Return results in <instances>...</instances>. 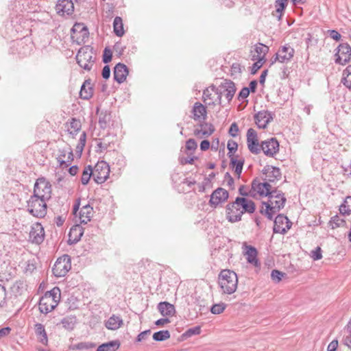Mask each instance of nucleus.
<instances>
[{
    "instance_id": "obj_1",
    "label": "nucleus",
    "mask_w": 351,
    "mask_h": 351,
    "mask_svg": "<svg viewBox=\"0 0 351 351\" xmlns=\"http://www.w3.org/2000/svg\"><path fill=\"white\" fill-rule=\"evenodd\" d=\"M269 196L267 197V202H262V204L265 206V209H261L260 212L261 214L265 215L269 220H273L274 215L285 207L287 198L285 196V193L278 190L277 188H274L271 191Z\"/></svg>"
},
{
    "instance_id": "obj_2",
    "label": "nucleus",
    "mask_w": 351,
    "mask_h": 351,
    "mask_svg": "<svg viewBox=\"0 0 351 351\" xmlns=\"http://www.w3.org/2000/svg\"><path fill=\"white\" fill-rule=\"evenodd\" d=\"M218 283L223 293L230 295L237 290V275L232 270L223 269L219 274Z\"/></svg>"
},
{
    "instance_id": "obj_3",
    "label": "nucleus",
    "mask_w": 351,
    "mask_h": 351,
    "mask_svg": "<svg viewBox=\"0 0 351 351\" xmlns=\"http://www.w3.org/2000/svg\"><path fill=\"white\" fill-rule=\"evenodd\" d=\"M78 65L86 71H90L96 60V54L93 48L86 45L80 48L75 56Z\"/></svg>"
},
{
    "instance_id": "obj_4",
    "label": "nucleus",
    "mask_w": 351,
    "mask_h": 351,
    "mask_svg": "<svg viewBox=\"0 0 351 351\" xmlns=\"http://www.w3.org/2000/svg\"><path fill=\"white\" fill-rule=\"evenodd\" d=\"M36 195H31L29 200L27 201V210L34 217L44 218L47 212V201Z\"/></svg>"
},
{
    "instance_id": "obj_5",
    "label": "nucleus",
    "mask_w": 351,
    "mask_h": 351,
    "mask_svg": "<svg viewBox=\"0 0 351 351\" xmlns=\"http://www.w3.org/2000/svg\"><path fill=\"white\" fill-rule=\"evenodd\" d=\"M71 268V256L64 254L59 257L52 267V272L56 277H64Z\"/></svg>"
},
{
    "instance_id": "obj_6",
    "label": "nucleus",
    "mask_w": 351,
    "mask_h": 351,
    "mask_svg": "<svg viewBox=\"0 0 351 351\" xmlns=\"http://www.w3.org/2000/svg\"><path fill=\"white\" fill-rule=\"evenodd\" d=\"M51 186L45 178H38L34 187L33 195H37L38 197L47 201L51 198Z\"/></svg>"
},
{
    "instance_id": "obj_7",
    "label": "nucleus",
    "mask_w": 351,
    "mask_h": 351,
    "mask_svg": "<svg viewBox=\"0 0 351 351\" xmlns=\"http://www.w3.org/2000/svg\"><path fill=\"white\" fill-rule=\"evenodd\" d=\"M335 62L337 64L345 65L351 60V47L346 43H341L336 49Z\"/></svg>"
},
{
    "instance_id": "obj_8",
    "label": "nucleus",
    "mask_w": 351,
    "mask_h": 351,
    "mask_svg": "<svg viewBox=\"0 0 351 351\" xmlns=\"http://www.w3.org/2000/svg\"><path fill=\"white\" fill-rule=\"evenodd\" d=\"M71 38L78 45L86 43L89 36L88 27L84 23H75L71 29Z\"/></svg>"
},
{
    "instance_id": "obj_9",
    "label": "nucleus",
    "mask_w": 351,
    "mask_h": 351,
    "mask_svg": "<svg viewBox=\"0 0 351 351\" xmlns=\"http://www.w3.org/2000/svg\"><path fill=\"white\" fill-rule=\"evenodd\" d=\"M110 167L105 161L97 163L93 170V177L97 184L104 183L109 176Z\"/></svg>"
},
{
    "instance_id": "obj_10",
    "label": "nucleus",
    "mask_w": 351,
    "mask_h": 351,
    "mask_svg": "<svg viewBox=\"0 0 351 351\" xmlns=\"http://www.w3.org/2000/svg\"><path fill=\"white\" fill-rule=\"evenodd\" d=\"M261 172L263 175H264L262 180L265 182H267L269 184L280 180L282 177L280 169L272 165H267L265 166Z\"/></svg>"
},
{
    "instance_id": "obj_11",
    "label": "nucleus",
    "mask_w": 351,
    "mask_h": 351,
    "mask_svg": "<svg viewBox=\"0 0 351 351\" xmlns=\"http://www.w3.org/2000/svg\"><path fill=\"white\" fill-rule=\"evenodd\" d=\"M294 53V49L289 44H286L279 48L271 63L276 61L280 63L288 62L293 58Z\"/></svg>"
},
{
    "instance_id": "obj_12",
    "label": "nucleus",
    "mask_w": 351,
    "mask_h": 351,
    "mask_svg": "<svg viewBox=\"0 0 351 351\" xmlns=\"http://www.w3.org/2000/svg\"><path fill=\"white\" fill-rule=\"evenodd\" d=\"M251 189L256 192L261 197H270L271 191L274 189L267 182H260L258 178H254L251 183Z\"/></svg>"
},
{
    "instance_id": "obj_13",
    "label": "nucleus",
    "mask_w": 351,
    "mask_h": 351,
    "mask_svg": "<svg viewBox=\"0 0 351 351\" xmlns=\"http://www.w3.org/2000/svg\"><path fill=\"white\" fill-rule=\"evenodd\" d=\"M275 114L269 110H261L254 114L255 123L258 128L265 129L267 125L274 120Z\"/></svg>"
},
{
    "instance_id": "obj_14",
    "label": "nucleus",
    "mask_w": 351,
    "mask_h": 351,
    "mask_svg": "<svg viewBox=\"0 0 351 351\" xmlns=\"http://www.w3.org/2000/svg\"><path fill=\"white\" fill-rule=\"evenodd\" d=\"M240 204H236V199L226 206V218L228 221L234 223L241 220L242 211Z\"/></svg>"
},
{
    "instance_id": "obj_15",
    "label": "nucleus",
    "mask_w": 351,
    "mask_h": 351,
    "mask_svg": "<svg viewBox=\"0 0 351 351\" xmlns=\"http://www.w3.org/2000/svg\"><path fill=\"white\" fill-rule=\"evenodd\" d=\"M260 149L267 156L274 157L279 151V143L276 138H271L262 141Z\"/></svg>"
},
{
    "instance_id": "obj_16",
    "label": "nucleus",
    "mask_w": 351,
    "mask_h": 351,
    "mask_svg": "<svg viewBox=\"0 0 351 351\" xmlns=\"http://www.w3.org/2000/svg\"><path fill=\"white\" fill-rule=\"evenodd\" d=\"M229 197V193L225 189L219 187L210 195L209 204L212 207L216 208L218 205L225 202Z\"/></svg>"
},
{
    "instance_id": "obj_17",
    "label": "nucleus",
    "mask_w": 351,
    "mask_h": 351,
    "mask_svg": "<svg viewBox=\"0 0 351 351\" xmlns=\"http://www.w3.org/2000/svg\"><path fill=\"white\" fill-rule=\"evenodd\" d=\"M57 14L60 16H71L74 12V3L72 0H58L56 5Z\"/></svg>"
},
{
    "instance_id": "obj_18",
    "label": "nucleus",
    "mask_w": 351,
    "mask_h": 351,
    "mask_svg": "<svg viewBox=\"0 0 351 351\" xmlns=\"http://www.w3.org/2000/svg\"><path fill=\"white\" fill-rule=\"evenodd\" d=\"M218 88L219 91L221 92L222 95H225L228 102L230 103L237 90L235 84L231 80H226Z\"/></svg>"
},
{
    "instance_id": "obj_19",
    "label": "nucleus",
    "mask_w": 351,
    "mask_h": 351,
    "mask_svg": "<svg viewBox=\"0 0 351 351\" xmlns=\"http://www.w3.org/2000/svg\"><path fill=\"white\" fill-rule=\"evenodd\" d=\"M129 71L128 66L121 62L117 63L113 71L114 80L118 84H122L127 77Z\"/></svg>"
},
{
    "instance_id": "obj_20",
    "label": "nucleus",
    "mask_w": 351,
    "mask_h": 351,
    "mask_svg": "<svg viewBox=\"0 0 351 351\" xmlns=\"http://www.w3.org/2000/svg\"><path fill=\"white\" fill-rule=\"evenodd\" d=\"M29 238L33 243H41L45 238V230L43 227L40 223L36 224L35 226L32 228L29 232Z\"/></svg>"
},
{
    "instance_id": "obj_21",
    "label": "nucleus",
    "mask_w": 351,
    "mask_h": 351,
    "mask_svg": "<svg viewBox=\"0 0 351 351\" xmlns=\"http://www.w3.org/2000/svg\"><path fill=\"white\" fill-rule=\"evenodd\" d=\"M236 204H240L241 208V211H242V215L245 213L252 214L254 213L256 210L255 203L252 199H247L246 197H236Z\"/></svg>"
},
{
    "instance_id": "obj_22",
    "label": "nucleus",
    "mask_w": 351,
    "mask_h": 351,
    "mask_svg": "<svg viewBox=\"0 0 351 351\" xmlns=\"http://www.w3.org/2000/svg\"><path fill=\"white\" fill-rule=\"evenodd\" d=\"M84 234L83 228L79 225L76 224L73 226L69 232V239L68 244L69 245H74L79 242Z\"/></svg>"
},
{
    "instance_id": "obj_23",
    "label": "nucleus",
    "mask_w": 351,
    "mask_h": 351,
    "mask_svg": "<svg viewBox=\"0 0 351 351\" xmlns=\"http://www.w3.org/2000/svg\"><path fill=\"white\" fill-rule=\"evenodd\" d=\"M58 304L56 300L53 301L51 299L47 298V296L43 295L38 303L39 310L40 313L47 314L51 312L56 306Z\"/></svg>"
},
{
    "instance_id": "obj_24",
    "label": "nucleus",
    "mask_w": 351,
    "mask_h": 351,
    "mask_svg": "<svg viewBox=\"0 0 351 351\" xmlns=\"http://www.w3.org/2000/svg\"><path fill=\"white\" fill-rule=\"evenodd\" d=\"M193 119L195 121L205 120L206 118V108L199 102H195L193 110Z\"/></svg>"
},
{
    "instance_id": "obj_25",
    "label": "nucleus",
    "mask_w": 351,
    "mask_h": 351,
    "mask_svg": "<svg viewBox=\"0 0 351 351\" xmlns=\"http://www.w3.org/2000/svg\"><path fill=\"white\" fill-rule=\"evenodd\" d=\"M81 223L86 224L91 220L93 215V208L90 204L83 206L79 213Z\"/></svg>"
},
{
    "instance_id": "obj_26",
    "label": "nucleus",
    "mask_w": 351,
    "mask_h": 351,
    "mask_svg": "<svg viewBox=\"0 0 351 351\" xmlns=\"http://www.w3.org/2000/svg\"><path fill=\"white\" fill-rule=\"evenodd\" d=\"M157 308L160 314L164 316H173L176 313L175 306L168 302H160Z\"/></svg>"
},
{
    "instance_id": "obj_27",
    "label": "nucleus",
    "mask_w": 351,
    "mask_h": 351,
    "mask_svg": "<svg viewBox=\"0 0 351 351\" xmlns=\"http://www.w3.org/2000/svg\"><path fill=\"white\" fill-rule=\"evenodd\" d=\"M289 0H276L274 6L276 8L275 12H273L272 15L277 18L280 21L284 14L285 10L287 7Z\"/></svg>"
},
{
    "instance_id": "obj_28",
    "label": "nucleus",
    "mask_w": 351,
    "mask_h": 351,
    "mask_svg": "<svg viewBox=\"0 0 351 351\" xmlns=\"http://www.w3.org/2000/svg\"><path fill=\"white\" fill-rule=\"evenodd\" d=\"M93 95V88L91 86L90 80H85L81 86L80 97L84 100L90 99Z\"/></svg>"
},
{
    "instance_id": "obj_29",
    "label": "nucleus",
    "mask_w": 351,
    "mask_h": 351,
    "mask_svg": "<svg viewBox=\"0 0 351 351\" xmlns=\"http://www.w3.org/2000/svg\"><path fill=\"white\" fill-rule=\"evenodd\" d=\"M27 283L24 280H16L10 287L12 294L17 297L21 295L27 289Z\"/></svg>"
},
{
    "instance_id": "obj_30",
    "label": "nucleus",
    "mask_w": 351,
    "mask_h": 351,
    "mask_svg": "<svg viewBox=\"0 0 351 351\" xmlns=\"http://www.w3.org/2000/svg\"><path fill=\"white\" fill-rule=\"evenodd\" d=\"M245 254L247 256V263L252 264L255 267L261 266V263L257 258L258 252H257V250L254 247H253L252 245L247 246Z\"/></svg>"
},
{
    "instance_id": "obj_31",
    "label": "nucleus",
    "mask_w": 351,
    "mask_h": 351,
    "mask_svg": "<svg viewBox=\"0 0 351 351\" xmlns=\"http://www.w3.org/2000/svg\"><path fill=\"white\" fill-rule=\"evenodd\" d=\"M199 127L202 128L204 126H208V130H199L195 129L194 130V135L197 137L201 138L202 136H210L214 132H215V127L214 125L208 122H200Z\"/></svg>"
},
{
    "instance_id": "obj_32",
    "label": "nucleus",
    "mask_w": 351,
    "mask_h": 351,
    "mask_svg": "<svg viewBox=\"0 0 351 351\" xmlns=\"http://www.w3.org/2000/svg\"><path fill=\"white\" fill-rule=\"evenodd\" d=\"M16 45L18 53L23 56H26L30 54V52L32 50V44L30 42L29 43H26L25 40H20L16 43Z\"/></svg>"
},
{
    "instance_id": "obj_33",
    "label": "nucleus",
    "mask_w": 351,
    "mask_h": 351,
    "mask_svg": "<svg viewBox=\"0 0 351 351\" xmlns=\"http://www.w3.org/2000/svg\"><path fill=\"white\" fill-rule=\"evenodd\" d=\"M269 51V48L267 46L259 43L258 45H256L255 51L257 53L256 56L254 55L252 58V60H258L259 61H265V55Z\"/></svg>"
},
{
    "instance_id": "obj_34",
    "label": "nucleus",
    "mask_w": 351,
    "mask_h": 351,
    "mask_svg": "<svg viewBox=\"0 0 351 351\" xmlns=\"http://www.w3.org/2000/svg\"><path fill=\"white\" fill-rule=\"evenodd\" d=\"M112 119L111 112L108 110L101 111L99 115V125L101 129H106L110 122Z\"/></svg>"
},
{
    "instance_id": "obj_35",
    "label": "nucleus",
    "mask_w": 351,
    "mask_h": 351,
    "mask_svg": "<svg viewBox=\"0 0 351 351\" xmlns=\"http://www.w3.org/2000/svg\"><path fill=\"white\" fill-rule=\"evenodd\" d=\"M123 324V320L119 316L113 315L106 322V327L112 330L118 329Z\"/></svg>"
},
{
    "instance_id": "obj_36",
    "label": "nucleus",
    "mask_w": 351,
    "mask_h": 351,
    "mask_svg": "<svg viewBox=\"0 0 351 351\" xmlns=\"http://www.w3.org/2000/svg\"><path fill=\"white\" fill-rule=\"evenodd\" d=\"M119 347V340L110 341L99 346L96 351H117Z\"/></svg>"
},
{
    "instance_id": "obj_37",
    "label": "nucleus",
    "mask_w": 351,
    "mask_h": 351,
    "mask_svg": "<svg viewBox=\"0 0 351 351\" xmlns=\"http://www.w3.org/2000/svg\"><path fill=\"white\" fill-rule=\"evenodd\" d=\"M60 324L64 329L71 331L74 329L77 324V318L74 315L66 316L61 319Z\"/></svg>"
},
{
    "instance_id": "obj_38",
    "label": "nucleus",
    "mask_w": 351,
    "mask_h": 351,
    "mask_svg": "<svg viewBox=\"0 0 351 351\" xmlns=\"http://www.w3.org/2000/svg\"><path fill=\"white\" fill-rule=\"evenodd\" d=\"M230 158V165L233 169H234V172L237 175V178H240L242 171H243L244 160L243 159L237 160V159L234 158V157H231Z\"/></svg>"
},
{
    "instance_id": "obj_39",
    "label": "nucleus",
    "mask_w": 351,
    "mask_h": 351,
    "mask_svg": "<svg viewBox=\"0 0 351 351\" xmlns=\"http://www.w3.org/2000/svg\"><path fill=\"white\" fill-rule=\"evenodd\" d=\"M113 29L114 34L119 36L121 37L125 32L123 29V21L121 17L116 16L113 21Z\"/></svg>"
},
{
    "instance_id": "obj_40",
    "label": "nucleus",
    "mask_w": 351,
    "mask_h": 351,
    "mask_svg": "<svg viewBox=\"0 0 351 351\" xmlns=\"http://www.w3.org/2000/svg\"><path fill=\"white\" fill-rule=\"evenodd\" d=\"M35 330L37 335L41 336L40 342L43 345H47L48 339L45 326L42 324L37 323L35 324Z\"/></svg>"
},
{
    "instance_id": "obj_41",
    "label": "nucleus",
    "mask_w": 351,
    "mask_h": 351,
    "mask_svg": "<svg viewBox=\"0 0 351 351\" xmlns=\"http://www.w3.org/2000/svg\"><path fill=\"white\" fill-rule=\"evenodd\" d=\"M341 83L348 88L351 89V64L343 70Z\"/></svg>"
},
{
    "instance_id": "obj_42",
    "label": "nucleus",
    "mask_w": 351,
    "mask_h": 351,
    "mask_svg": "<svg viewBox=\"0 0 351 351\" xmlns=\"http://www.w3.org/2000/svg\"><path fill=\"white\" fill-rule=\"evenodd\" d=\"M247 145L249 151L254 154H258L261 152V145L258 143V138L253 140L252 138H249V141H247Z\"/></svg>"
},
{
    "instance_id": "obj_43",
    "label": "nucleus",
    "mask_w": 351,
    "mask_h": 351,
    "mask_svg": "<svg viewBox=\"0 0 351 351\" xmlns=\"http://www.w3.org/2000/svg\"><path fill=\"white\" fill-rule=\"evenodd\" d=\"M328 224L332 229H335L339 227L344 226L346 225V221L338 215H335L330 218Z\"/></svg>"
},
{
    "instance_id": "obj_44",
    "label": "nucleus",
    "mask_w": 351,
    "mask_h": 351,
    "mask_svg": "<svg viewBox=\"0 0 351 351\" xmlns=\"http://www.w3.org/2000/svg\"><path fill=\"white\" fill-rule=\"evenodd\" d=\"M93 169L91 165H88L85 167L82 171V175L81 178V182L83 185H86L88 183L91 176H93Z\"/></svg>"
},
{
    "instance_id": "obj_45",
    "label": "nucleus",
    "mask_w": 351,
    "mask_h": 351,
    "mask_svg": "<svg viewBox=\"0 0 351 351\" xmlns=\"http://www.w3.org/2000/svg\"><path fill=\"white\" fill-rule=\"evenodd\" d=\"M60 289L58 287H53L49 291H47L43 295L47 296L48 298L51 299L53 301L56 300L58 304L60 299Z\"/></svg>"
},
{
    "instance_id": "obj_46",
    "label": "nucleus",
    "mask_w": 351,
    "mask_h": 351,
    "mask_svg": "<svg viewBox=\"0 0 351 351\" xmlns=\"http://www.w3.org/2000/svg\"><path fill=\"white\" fill-rule=\"evenodd\" d=\"M340 213L343 215L351 213V196H348L339 207Z\"/></svg>"
},
{
    "instance_id": "obj_47",
    "label": "nucleus",
    "mask_w": 351,
    "mask_h": 351,
    "mask_svg": "<svg viewBox=\"0 0 351 351\" xmlns=\"http://www.w3.org/2000/svg\"><path fill=\"white\" fill-rule=\"evenodd\" d=\"M170 338V332L167 330L156 332L153 335V339L156 341H162Z\"/></svg>"
},
{
    "instance_id": "obj_48",
    "label": "nucleus",
    "mask_w": 351,
    "mask_h": 351,
    "mask_svg": "<svg viewBox=\"0 0 351 351\" xmlns=\"http://www.w3.org/2000/svg\"><path fill=\"white\" fill-rule=\"evenodd\" d=\"M286 219H287V217L284 215L283 214H278L274 221V228H273V232H274V230L283 228L284 227L282 225L285 223H286Z\"/></svg>"
},
{
    "instance_id": "obj_49",
    "label": "nucleus",
    "mask_w": 351,
    "mask_h": 351,
    "mask_svg": "<svg viewBox=\"0 0 351 351\" xmlns=\"http://www.w3.org/2000/svg\"><path fill=\"white\" fill-rule=\"evenodd\" d=\"M210 89L212 90V91L213 93H215V95H217V98L215 99V101H209L208 103V105L210 106V105H215L216 102L221 106V97H222V95H221V92L219 91V88L216 87L215 85H211L210 86Z\"/></svg>"
},
{
    "instance_id": "obj_50",
    "label": "nucleus",
    "mask_w": 351,
    "mask_h": 351,
    "mask_svg": "<svg viewBox=\"0 0 351 351\" xmlns=\"http://www.w3.org/2000/svg\"><path fill=\"white\" fill-rule=\"evenodd\" d=\"M201 332V326H196L193 328H190L186 330L182 335V337L183 339L189 338L193 335H199Z\"/></svg>"
},
{
    "instance_id": "obj_51",
    "label": "nucleus",
    "mask_w": 351,
    "mask_h": 351,
    "mask_svg": "<svg viewBox=\"0 0 351 351\" xmlns=\"http://www.w3.org/2000/svg\"><path fill=\"white\" fill-rule=\"evenodd\" d=\"M70 128L73 129V131H70L69 129L68 131L71 135H75L77 134L78 131L81 129V123L79 120L75 118H72L70 122Z\"/></svg>"
},
{
    "instance_id": "obj_52",
    "label": "nucleus",
    "mask_w": 351,
    "mask_h": 351,
    "mask_svg": "<svg viewBox=\"0 0 351 351\" xmlns=\"http://www.w3.org/2000/svg\"><path fill=\"white\" fill-rule=\"evenodd\" d=\"M74 159L73 149L70 147L68 152L67 159L66 160H60V167L62 168H66L71 165L72 161Z\"/></svg>"
},
{
    "instance_id": "obj_53",
    "label": "nucleus",
    "mask_w": 351,
    "mask_h": 351,
    "mask_svg": "<svg viewBox=\"0 0 351 351\" xmlns=\"http://www.w3.org/2000/svg\"><path fill=\"white\" fill-rule=\"evenodd\" d=\"M227 148L228 149V156L229 158L233 157L234 154L238 149V144L233 140H229L227 144Z\"/></svg>"
},
{
    "instance_id": "obj_54",
    "label": "nucleus",
    "mask_w": 351,
    "mask_h": 351,
    "mask_svg": "<svg viewBox=\"0 0 351 351\" xmlns=\"http://www.w3.org/2000/svg\"><path fill=\"white\" fill-rule=\"evenodd\" d=\"M226 305L224 303H219L213 304L210 308V312L215 315H219L223 312Z\"/></svg>"
},
{
    "instance_id": "obj_55",
    "label": "nucleus",
    "mask_w": 351,
    "mask_h": 351,
    "mask_svg": "<svg viewBox=\"0 0 351 351\" xmlns=\"http://www.w3.org/2000/svg\"><path fill=\"white\" fill-rule=\"evenodd\" d=\"M7 291L5 287L0 284V307H3L7 304Z\"/></svg>"
},
{
    "instance_id": "obj_56",
    "label": "nucleus",
    "mask_w": 351,
    "mask_h": 351,
    "mask_svg": "<svg viewBox=\"0 0 351 351\" xmlns=\"http://www.w3.org/2000/svg\"><path fill=\"white\" fill-rule=\"evenodd\" d=\"M285 275V273L282 271L273 269L271 273V278L274 281L279 282Z\"/></svg>"
},
{
    "instance_id": "obj_57",
    "label": "nucleus",
    "mask_w": 351,
    "mask_h": 351,
    "mask_svg": "<svg viewBox=\"0 0 351 351\" xmlns=\"http://www.w3.org/2000/svg\"><path fill=\"white\" fill-rule=\"evenodd\" d=\"M112 51L109 48L106 47L104 50L103 56H102L103 62L105 64L109 63L112 60Z\"/></svg>"
},
{
    "instance_id": "obj_58",
    "label": "nucleus",
    "mask_w": 351,
    "mask_h": 351,
    "mask_svg": "<svg viewBox=\"0 0 351 351\" xmlns=\"http://www.w3.org/2000/svg\"><path fill=\"white\" fill-rule=\"evenodd\" d=\"M224 182H227V185L230 189L233 190L234 189V180L229 172L225 173Z\"/></svg>"
},
{
    "instance_id": "obj_59",
    "label": "nucleus",
    "mask_w": 351,
    "mask_h": 351,
    "mask_svg": "<svg viewBox=\"0 0 351 351\" xmlns=\"http://www.w3.org/2000/svg\"><path fill=\"white\" fill-rule=\"evenodd\" d=\"M239 131V126L236 122H233L228 130V134L232 137H236Z\"/></svg>"
},
{
    "instance_id": "obj_60",
    "label": "nucleus",
    "mask_w": 351,
    "mask_h": 351,
    "mask_svg": "<svg viewBox=\"0 0 351 351\" xmlns=\"http://www.w3.org/2000/svg\"><path fill=\"white\" fill-rule=\"evenodd\" d=\"M322 249L320 247L317 246L314 250L311 252V258L314 261H318L322 259Z\"/></svg>"
},
{
    "instance_id": "obj_61",
    "label": "nucleus",
    "mask_w": 351,
    "mask_h": 351,
    "mask_svg": "<svg viewBox=\"0 0 351 351\" xmlns=\"http://www.w3.org/2000/svg\"><path fill=\"white\" fill-rule=\"evenodd\" d=\"M291 226H292V222L287 217V219H286L285 227H284L283 228H281V229L276 230H275L274 233H280L282 234H285L287 233V230H289L291 228Z\"/></svg>"
},
{
    "instance_id": "obj_62",
    "label": "nucleus",
    "mask_w": 351,
    "mask_h": 351,
    "mask_svg": "<svg viewBox=\"0 0 351 351\" xmlns=\"http://www.w3.org/2000/svg\"><path fill=\"white\" fill-rule=\"evenodd\" d=\"M197 147V144L195 139L189 138L186 142V149L189 151H195Z\"/></svg>"
},
{
    "instance_id": "obj_63",
    "label": "nucleus",
    "mask_w": 351,
    "mask_h": 351,
    "mask_svg": "<svg viewBox=\"0 0 351 351\" xmlns=\"http://www.w3.org/2000/svg\"><path fill=\"white\" fill-rule=\"evenodd\" d=\"M212 92L210 86L204 90L202 95L204 102H206L207 100H210V101H213V98L212 97Z\"/></svg>"
},
{
    "instance_id": "obj_64",
    "label": "nucleus",
    "mask_w": 351,
    "mask_h": 351,
    "mask_svg": "<svg viewBox=\"0 0 351 351\" xmlns=\"http://www.w3.org/2000/svg\"><path fill=\"white\" fill-rule=\"evenodd\" d=\"M250 93V92L247 88V87H243L239 93L237 95V99L241 101L244 99H246L249 96Z\"/></svg>"
}]
</instances>
